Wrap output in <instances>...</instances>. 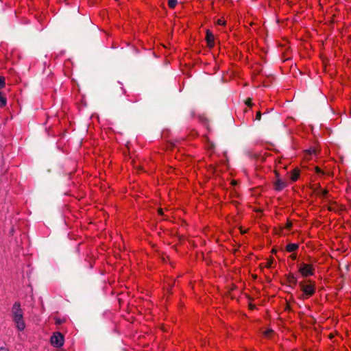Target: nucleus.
Segmentation results:
<instances>
[{"label": "nucleus", "mask_w": 351, "mask_h": 351, "mask_svg": "<svg viewBox=\"0 0 351 351\" xmlns=\"http://www.w3.org/2000/svg\"><path fill=\"white\" fill-rule=\"evenodd\" d=\"M0 351H9V350L7 348H5L1 347L0 348Z\"/></svg>", "instance_id": "nucleus-17"}, {"label": "nucleus", "mask_w": 351, "mask_h": 351, "mask_svg": "<svg viewBox=\"0 0 351 351\" xmlns=\"http://www.w3.org/2000/svg\"><path fill=\"white\" fill-rule=\"evenodd\" d=\"M298 247V245L295 243H290L287 245V250L289 252H292L296 250Z\"/></svg>", "instance_id": "nucleus-7"}, {"label": "nucleus", "mask_w": 351, "mask_h": 351, "mask_svg": "<svg viewBox=\"0 0 351 351\" xmlns=\"http://www.w3.org/2000/svg\"><path fill=\"white\" fill-rule=\"evenodd\" d=\"M300 288L302 291V298H307L312 296L315 292V285L310 283L306 285L304 281L298 282Z\"/></svg>", "instance_id": "nucleus-2"}, {"label": "nucleus", "mask_w": 351, "mask_h": 351, "mask_svg": "<svg viewBox=\"0 0 351 351\" xmlns=\"http://www.w3.org/2000/svg\"><path fill=\"white\" fill-rule=\"evenodd\" d=\"M5 86V80L3 77H0V88H2Z\"/></svg>", "instance_id": "nucleus-13"}, {"label": "nucleus", "mask_w": 351, "mask_h": 351, "mask_svg": "<svg viewBox=\"0 0 351 351\" xmlns=\"http://www.w3.org/2000/svg\"><path fill=\"white\" fill-rule=\"evenodd\" d=\"M11 315L16 328L23 331L25 328V323L23 318V311L19 302H15L11 309Z\"/></svg>", "instance_id": "nucleus-1"}, {"label": "nucleus", "mask_w": 351, "mask_h": 351, "mask_svg": "<svg viewBox=\"0 0 351 351\" xmlns=\"http://www.w3.org/2000/svg\"><path fill=\"white\" fill-rule=\"evenodd\" d=\"M299 272L304 278L314 274V267L312 265L301 263L298 265Z\"/></svg>", "instance_id": "nucleus-3"}, {"label": "nucleus", "mask_w": 351, "mask_h": 351, "mask_svg": "<svg viewBox=\"0 0 351 351\" xmlns=\"http://www.w3.org/2000/svg\"><path fill=\"white\" fill-rule=\"evenodd\" d=\"M51 343L57 348L61 347L64 343V337L60 332H55L51 337Z\"/></svg>", "instance_id": "nucleus-4"}, {"label": "nucleus", "mask_w": 351, "mask_h": 351, "mask_svg": "<svg viewBox=\"0 0 351 351\" xmlns=\"http://www.w3.org/2000/svg\"><path fill=\"white\" fill-rule=\"evenodd\" d=\"M6 104V99L5 97L0 93V106L1 107L5 106Z\"/></svg>", "instance_id": "nucleus-10"}, {"label": "nucleus", "mask_w": 351, "mask_h": 351, "mask_svg": "<svg viewBox=\"0 0 351 351\" xmlns=\"http://www.w3.org/2000/svg\"><path fill=\"white\" fill-rule=\"evenodd\" d=\"M288 281L289 283L293 285L298 284V278L293 274H289L288 276Z\"/></svg>", "instance_id": "nucleus-8"}, {"label": "nucleus", "mask_w": 351, "mask_h": 351, "mask_svg": "<svg viewBox=\"0 0 351 351\" xmlns=\"http://www.w3.org/2000/svg\"><path fill=\"white\" fill-rule=\"evenodd\" d=\"M273 332V330L271 329H268L265 331L264 335L265 337H269V335Z\"/></svg>", "instance_id": "nucleus-12"}, {"label": "nucleus", "mask_w": 351, "mask_h": 351, "mask_svg": "<svg viewBox=\"0 0 351 351\" xmlns=\"http://www.w3.org/2000/svg\"><path fill=\"white\" fill-rule=\"evenodd\" d=\"M261 112H258L256 115V119L261 120Z\"/></svg>", "instance_id": "nucleus-14"}, {"label": "nucleus", "mask_w": 351, "mask_h": 351, "mask_svg": "<svg viewBox=\"0 0 351 351\" xmlns=\"http://www.w3.org/2000/svg\"><path fill=\"white\" fill-rule=\"evenodd\" d=\"M217 24L218 25H224L225 24V21L221 20V19H218Z\"/></svg>", "instance_id": "nucleus-15"}, {"label": "nucleus", "mask_w": 351, "mask_h": 351, "mask_svg": "<svg viewBox=\"0 0 351 351\" xmlns=\"http://www.w3.org/2000/svg\"><path fill=\"white\" fill-rule=\"evenodd\" d=\"M206 41H207V44L208 45L209 47H213L214 46V35L213 34V33L211 32H210L209 30H207L206 31Z\"/></svg>", "instance_id": "nucleus-5"}, {"label": "nucleus", "mask_w": 351, "mask_h": 351, "mask_svg": "<svg viewBox=\"0 0 351 351\" xmlns=\"http://www.w3.org/2000/svg\"><path fill=\"white\" fill-rule=\"evenodd\" d=\"M291 258L292 259H293V260H294V259H295V258H296V255H295V254H292V255L291 256Z\"/></svg>", "instance_id": "nucleus-18"}, {"label": "nucleus", "mask_w": 351, "mask_h": 351, "mask_svg": "<svg viewBox=\"0 0 351 351\" xmlns=\"http://www.w3.org/2000/svg\"><path fill=\"white\" fill-rule=\"evenodd\" d=\"M245 103H246V104H247V106H251V105H252V104H251V101H250V99H247V100L246 101V102H245Z\"/></svg>", "instance_id": "nucleus-16"}, {"label": "nucleus", "mask_w": 351, "mask_h": 351, "mask_svg": "<svg viewBox=\"0 0 351 351\" xmlns=\"http://www.w3.org/2000/svg\"><path fill=\"white\" fill-rule=\"evenodd\" d=\"M178 3L177 0H169L168 5L171 8H173Z\"/></svg>", "instance_id": "nucleus-11"}, {"label": "nucleus", "mask_w": 351, "mask_h": 351, "mask_svg": "<svg viewBox=\"0 0 351 351\" xmlns=\"http://www.w3.org/2000/svg\"><path fill=\"white\" fill-rule=\"evenodd\" d=\"M299 178V171L295 169L291 172V179L292 181H296Z\"/></svg>", "instance_id": "nucleus-9"}, {"label": "nucleus", "mask_w": 351, "mask_h": 351, "mask_svg": "<svg viewBox=\"0 0 351 351\" xmlns=\"http://www.w3.org/2000/svg\"><path fill=\"white\" fill-rule=\"evenodd\" d=\"M158 213L162 215V210L161 208L158 210Z\"/></svg>", "instance_id": "nucleus-19"}, {"label": "nucleus", "mask_w": 351, "mask_h": 351, "mask_svg": "<svg viewBox=\"0 0 351 351\" xmlns=\"http://www.w3.org/2000/svg\"><path fill=\"white\" fill-rule=\"evenodd\" d=\"M286 186V183L281 180H278L275 182V189L276 191H281Z\"/></svg>", "instance_id": "nucleus-6"}]
</instances>
